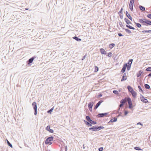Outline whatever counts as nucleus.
<instances>
[{
  "mask_svg": "<svg viewBox=\"0 0 151 151\" xmlns=\"http://www.w3.org/2000/svg\"><path fill=\"white\" fill-rule=\"evenodd\" d=\"M115 46V44L114 43H111L109 45V47L112 48Z\"/></svg>",
  "mask_w": 151,
  "mask_h": 151,
  "instance_id": "33",
  "label": "nucleus"
},
{
  "mask_svg": "<svg viewBox=\"0 0 151 151\" xmlns=\"http://www.w3.org/2000/svg\"><path fill=\"white\" fill-rule=\"evenodd\" d=\"M103 150V148L102 147H101L99 148V151H102Z\"/></svg>",
  "mask_w": 151,
  "mask_h": 151,
  "instance_id": "47",
  "label": "nucleus"
},
{
  "mask_svg": "<svg viewBox=\"0 0 151 151\" xmlns=\"http://www.w3.org/2000/svg\"><path fill=\"white\" fill-rule=\"evenodd\" d=\"M141 101L144 103H145L148 102V101L145 98V97L143 96H142L140 98Z\"/></svg>",
  "mask_w": 151,
  "mask_h": 151,
  "instance_id": "12",
  "label": "nucleus"
},
{
  "mask_svg": "<svg viewBox=\"0 0 151 151\" xmlns=\"http://www.w3.org/2000/svg\"><path fill=\"white\" fill-rule=\"evenodd\" d=\"M86 119L87 121L90 122V123H91L92 124H95L97 123L96 122L93 121L91 120L90 117L88 116H86Z\"/></svg>",
  "mask_w": 151,
  "mask_h": 151,
  "instance_id": "3",
  "label": "nucleus"
},
{
  "mask_svg": "<svg viewBox=\"0 0 151 151\" xmlns=\"http://www.w3.org/2000/svg\"><path fill=\"white\" fill-rule=\"evenodd\" d=\"M106 54L107 56L110 57L111 56L112 53L111 52H110L108 53H106Z\"/></svg>",
  "mask_w": 151,
  "mask_h": 151,
  "instance_id": "40",
  "label": "nucleus"
},
{
  "mask_svg": "<svg viewBox=\"0 0 151 151\" xmlns=\"http://www.w3.org/2000/svg\"><path fill=\"white\" fill-rule=\"evenodd\" d=\"M146 20L147 19H139V22L141 23L143 25L147 26V25H146Z\"/></svg>",
  "mask_w": 151,
  "mask_h": 151,
  "instance_id": "5",
  "label": "nucleus"
},
{
  "mask_svg": "<svg viewBox=\"0 0 151 151\" xmlns=\"http://www.w3.org/2000/svg\"><path fill=\"white\" fill-rule=\"evenodd\" d=\"M124 104L122 103H121V104L119 105V108L118 109V112L119 113V111H121V108L123 106Z\"/></svg>",
  "mask_w": 151,
  "mask_h": 151,
  "instance_id": "24",
  "label": "nucleus"
},
{
  "mask_svg": "<svg viewBox=\"0 0 151 151\" xmlns=\"http://www.w3.org/2000/svg\"><path fill=\"white\" fill-rule=\"evenodd\" d=\"M73 38L77 41H81V39L79 38L78 37L76 36H75L73 37Z\"/></svg>",
  "mask_w": 151,
  "mask_h": 151,
  "instance_id": "20",
  "label": "nucleus"
},
{
  "mask_svg": "<svg viewBox=\"0 0 151 151\" xmlns=\"http://www.w3.org/2000/svg\"><path fill=\"white\" fill-rule=\"evenodd\" d=\"M146 22V24L147 25V26L148 25H151V21L147 19Z\"/></svg>",
  "mask_w": 151,
  "mask_h": 151,
  "instance_id": "23",
  "label": "nucleus"
},
{
  "mask_svg": "<svg viewBox=\"0 0 151 151\" xmlns=\"http://www.w3.org/2000/svg\"><path fill=\"white\" fill-rule=\"evenodd\" d=\"M93 104V102H89L88 104V107L89 110L91 111H92V108Z\"/></svg>",
  "mask_w": 151,
  "mask_h": 151,
  "instance_id": "7",
  "label": "nucleus"
},
{
  "mask_svg": "<svg viewBox=\"0 0 151 151\" xmlns=\"http://www.w3.org/2000/svg\"><path fill=\"white\" fill-rule=\"evenodd\" d=\"M145 70L147 71L151 72V67H149L147 68Z\"/></svg>",
  "mask_w": 151,
  "mask_h": 151,
  "instance_id": "35",
  "label": "nucleus"
},
{
  "mask_svg": "<svg viewBox=\"0 0 151 151\" xmlns=\"http://www.w3.org/2000/svg\"><path fill=\"white\" fill-rule=\"evenodd\" d=\"M86 58V55H84L83 57V58L82 59V60H83V59H84Z\"/></svg>",
  "mask_w": 151,
  "mask_h": 151,
  "instance_id": "58",
  "label": "nucleus"
},
{
  "mask_svg": "<svg viewBox=\"0 0 151 151\" xmlns=\"http://www.w3.org/2000/svg\"><path fill=\"white\" fill-rule=\"evenodd\" d=\"M103 101L102 100L98 102L95 105L94 109H96L98 107L101 105V104L103 102Z\"/></svg>",
  "mask_w": 151,
  "mask_h": 151,
  "instance_id": "11",
  "label": "nucleus"
},
{
  "mask_svg": "<svg viewBox=\"0 0 151 151\" xmlns=\"http://www.w3.org/2000/svg\"><path fill=\"white\" fill-rule=\"evenodd\" d=\"M142 32L143 33L146 32V33H150L151 32V30H143L142 31Z\"/></svg>",
  "mask_w": 151,
  "mask_h": 151,
  "instance_id": "32",
  "label": "nucleus"
},
{
  "mask_svg": "<svg viewBox=\"0 0 151 151\" xmlns=\"http://www.w3.org/2000/svg\"><path fill=\"white\" fill-rule=\"evenodd\" d=\"M84 122L85 123V124L86 125H87L88 126L90 122H88V121H87L85 120H84Z\"/></svg>",
  "mask_w": 151,
  "mask_h": 151,
  "instance_id": "43",
  "label": "nucleus"
},
{
  "mask_svg": "<svg viewBox=\"0 0 151 151\" xmlns=\"http://www.w3.org/2000/svg\"><path fill=\"white\" fill-rule=\"evenodd\" d=\"M53 138L52 136H50L48 137L45 140V144L49 145H51L52 144L51 142L53 140Z\"/></svg>",
  "mask_w": 151,
  "mask_h": 151,
  "instance_id": "1",
  "label": "nucleus"
},
{
  "mask_svg": "<svg viewBox=\"0 0 151 151\" xmlns=\"http://www.w3.org/2000/svg\"><path fill=\"white\" fill-rule=\"evenodd\" d=\"M98 127L99 130L100 129H103L104 128V127H103L102 126H100Z\"/></svg>",
  "mask_w": 151,
  "mask_h": 151,
  "instance_id": "44",
  "label": "nucleus"
},
{
  "mask_svg": "<svg viewBox=\"0 0 151 151\" xmlns=\"http://www.w3.org/2000/svg\"><path fill=\"white\" fill-rule=\"evenodd\" d=\"M124 20H125V22H126L127 24H131V22L127 19L125 18L124 19Z\"/></svg>",
  "mask_w": 151,
  "mask_h": 151,
  "instance_id": "26",
  "label": "nucleus"
},
{
  "mask_svg": "<svg viewBox=\"0 0 151 151\" xmlns=\"http://www.w3.org/2000/svg\"><path fill=\"white\" fill-rule=\"evenodd\" d=\"M117 119L116 118L114 117L113 119H112L110 120L109 122H114L117 121Z\"/></svg>",
  "mask_w": 151,
  "mask_h": 151,
  "instance_id": "21",
  "label": "nucleus"
},
{
  "mask_svg": "<svg viewBox=\"0 0 151 151\" xmlns=\"http://www.w3.org/2000/svg\"><path fill=\"white\" fill-rule=\"evenodd\" d=\"M65 151H67V146H66L65 147Z\"/></svg>",
  "mask_w": 151,
  "mask_h": 151,
  "instance_id": "57",
  "label": "nucleus"
},
{
  "mask_svg": "<svg viewBox=\"0 0 151 151\" xmlns=\"http://www.w3.org/2000/svg\"><path fill=\"white\" fill-rule=\"evenodd\" d=\"M127 78L126 75V73H124L123 76H122V79L121 80V81H124L127 80Z\"/></svg>",
  "mask_w": 151,
  "mask_h": 151,
  "instance_id": "15",
  "label": "nucleus"
},
{
  "mask_svg": "<svg viewBox=\"0 0 151 151\" xmlns=\"http://www.w3.org/2000/svg\"><path fill=\"white\" fill-rule=\"evenodd\" d=\"M134 2L130 1L129 4V8L130 10L132 11H133V6Z\"/></svg>",
  "mask_w": 151,
  "mask_h": 151,
  "instance_id": "8",
  "label": "nucleus"
},
{
  "mask_svg": "<svg viewBox=\"0 0 151 151\" xmlns=\"http://www.w3.org/2000/svg\"><path fill=\"white\" fill-rule=\"evenodd\" d=\"M108 114V113H100L97 116L99 117H103L104 116H106L107 114Z\"/></svg>",
  "mask_w": 151,
  "mask_h": 151,
  "instance_id": "10",
  "label": "nucleus"
},
{
  "mask_svg": "<svg viewBox=\"0 0 151 151\" xmlns=\"http://www.w3.org/2000/svg\"><path fill=\"white\" fill-rule=\"evenodd\" d=\"M83 148H85L84 146V145H83Z\"/></svg>",
  "mask_w": 151,
  "mask_h": 151,
  "instance_id": "60",
  "label": "nucleus"
},
{
  "mask_svg": "<svg viewBox=\"0 0 151 151\" xmlns=\"http://www.w3.org/2000/svg\"><path fill=\"white\" fill-rule=\"evenodd\" d=\"M142 72L141 70H140L138 73L137 74V77H139L140 76L141 74L142 73Z\"/></svg>",
  "mask_w": 151,
  "mask_h": 151,
  "instance_id": "28",
  "label": "nucleus"
},
{
  "mask_svg": "<svg viewBox=\"0 0 151 151\" xmlns=\"http://www.w3.org/2000/svg\"><path fill=\"white\" fill-rule=\"evenodd\" d=\"M46 129L50 132V133H53V130L52 129H50V126L48 125L46 128Z\"/></svg>",
  "mask_w": 151,
  "mask_h": 151,
  "instance_id": "14",
  "label": "nucleus"
},
{
  "mask_svg": "<svg viewBox=\"0 0 151 151\" xmlns=\"http://www.w3.org/2000/svg\"><path fill=\"white\" fill-rule=\"evenodd\" d=\"M131 93L132 96L134 97H135L137 96V93L136 92L134 91H133L131 92Z\"/></svg>",
  "mask_w": 151,
  "mask_h": 151,
  "instance_id": "22",
  "label": "nucleus"
},
{
  "mask_svg": "<svg viewBox=\"0 0 151 151\" xmlns=\"http://www.w3.org/2000/svg\"><path fill=\"white\" fill-rule=\"evenodd\" d=\"M128 113V112L127 111H124V115H126Z\"/></svg>",
  "mask_w": 151,
  "mask_h": 151,
  "instance_id": "50",
  "label": "nucleus"
},
{
  "mask_svg": "<svg viewBox=\"0 0 151 151\" xmlns=\"http://www.w3.org/2000/svg\"><path fill=\"white\" fill-rule=\"evenodd\" d=\"M129 105V108L130 109H131L132 108V102L131 99L130 98H128L127 99V101Z\"/></svg>",
  "mask_w": 151,
  "mask_h": 151,
  "instance_id": "4",
  "label": "nucleus"
},
{
  "mask_svg": "<svg viewBox=\"0 0 151 151\" xmlns=\"http://www.w3.org/2000/svg\"><path fill=\"white\" fill-rule=\"evenodd\" d=\"M133 60L132 59H129L128 62V64H129V65H131Z\"/></svg>",
  "mask_w": 151,
  "mask_h": 151,
  "instance_id": "30",
  "label": "nucleus"
},
{
  "mask_svg": "<svg viewBox=\"0 0 151 151\" xmlns=\"http://www.w3.org/2000/svg\"><path fill=\"white\" fill-rule=\"evenodd\" d=\"M118 35L119 36V37L122 36L123 35L121 33H119L118 34Z\"/></svg>",
  "mask_w": 151,
  "mask_h": 151,
  "instance_id": "51",
  "label": "nucleus"
},
{
  "mask_svg": "<svg viewBox=\"0 0 151 151\" xmlns=\"http://www.w3.org/2000/svg\"><path fill=\"white\" fill-rule=\"evenodd\" d=\"M148 18L151 19V14H148L147 15Z\"/></svg>",
  "mask_w": 151,
  "mask_h": 151,
  "instance_id": "49",
  "label": "nucleus"
},
{
  "mask_svg": "<svg viewBox=\"0 0 151 151\" xmlns=\"http://www.w3.org/2000/svg\"><path fill=\"white\" fill-rule=\"evenodd\" d=\"M119 23L120 27H124V25H123L122 24V23L121 21H120Z\"/></svg>",
  "mask_w": 151,
  "mask_h": 151,
  "instance_id": "45",
  "label": "nucleus"
},
{
  "mask_svg": "<svg viewBox=\"0 0 151 151\" xmlns=\"http://www.w3.org/2000/svg\"><path fill=\"white\" fill-rule=\"evenodd\" d=\"M127 101V99L126 98L120 101V103H122L124 105L125 104Z\"/></svg>",
  "mask_w": 151,
  "mask_h": 151,
  "instance_id": "18",
  "label": "nucleus"
},
{
  "mask_svg": "<svg viewBox=\"0 0 151 151\" xmlns=\"http://www.w3.org/2000/svg\"><path fill=\"white\" fill-rule=\"evenodd\" d=\"M148 76L149 77H151V73H149L147 76H146L145 77V78H146L147 76Z\"/></svg>",
  "mask_w": 151,
  "mask_h": 151,
  "instance_id": "52",
  "label": "nucleus"
},
{
  "mask_svg": "<svg viewBox=\"0 0 151 151\" xmlns=\"http://www.w3.org/2000/svg\"><path fill=\"white\" fill-rule=\"evenodd\" d=\"M130 1L134 2V0H130Z\"/></svg>",
  "mask_w": 151,
  "mask_h": 151,
  "instance_id": "59",
  "label": "nucleus"
},
{
  "mask_svg": "<svg viewBox=\"0 0 151 151\" xmlns=\"http://www.w3.org/2000/svg\"><path fill=\"white\" fill-rule=\"evenodd\" d=\"M125 30L126 32L129 34H130L131 33V31L128 29H126Z\"/></svg>",
  "mask_w": 151,
  "mask_h": 151,
  "instance_id": "39",
  "label": "nucleus"
},
{
  "mask_svg": "<svg viewBox=\"0 0 151 151\" xmlns=\"http://www.w3.org/2000/svg\"><path fill=\"white\" fill-rule=\"evenodd\" d=\"M127 88L128 90V91L131 93V92H132L134 91L133 88L130 86H128L127 87Z\"/></svg>",
  "mask_w": 151,
  "mask_h": 151,
  "instance_id": "17",
  "label": "nucleus"
},
{
  "mask_svg": "<svg viewBox=\"0 0 151 151\" xmlns=\"http://www.w3.org/2000/svg\"><path fill=\"white\" fill-rule=\"evenodd\" d=\"M35 58V56H34L29 59V60L27 61V64L29 65H31V63L33 62L34 59Z\"/></svg>",
  "mask_w": 151,
  "mask_h": 151,
  "instance_id": "6",
  "label": "nucleus"
},
{
  "mask_svg": "<svg viewBox=\"0 0 151 151\" xmlns=\"http://www.w3.org/2000/svg\"><path fill=\"white\" fill-rule=\"evenodd\" d=\"M135 24L138 27L140 28L141 27V24L139 23H135Z\"/></svg>",
  "mask_w": 151,
  "mask_h": 151,
  "instance_id": "37",
  "label": "nucleus"
},
{
  "mask_svg": "<svg viewBox=\"0 0 151 151\" xmlns=\"http://www.w3.org/2000/svg\"><path fill=\"white\" fill-rule=\"evenodd\" d=\"M126 14L127 17L129 19L132 21V17L130 16V14H129L128 12L127 11L126 12Z\"/></svg>",
  "mask_w": 151,
  "mask_h": 151,
  "instance_id": "16",
  "label": "nucleus"
},
{
  "mask_svg": "<svg viewBox=\"0 0 151 151\" xmlns=\"http://www.w3.org/2000/svg\"><path fill=\"white\" fill-rule=\"evenodd\" d=\"M139 8L142 11H145V7L143 6H142L140 5L139 6Z\"/></svg>",
  "mask_w": 151,
  "mask_h": 151,
  "instance_id": "27",
  "label": "nucleus"
},
{
  "mask_svg": "<svg viewBox=\"0 0 151 151\" xmlns=\"http://www.w3.org/2000/svg\"><path fill=\"white\" fill-rule=\"evenodd\" d=\"M138 124H140L142 126L143 125V124L142 123H140V122H139L137 124V125H138Z\"/></svg>",
  "mask_w": 151,
  "mask_h": 151,
  "instance_id": "54",
  "label": "nucleus"
},
{
  "mask_svg": "<svg viewBox=\"0 0 151 151\" xmlns=\"http://www.w3.org/2000/svg\"><path fill=\"white\" fill-rule=\"evenodd\" d=\"M138 87L139 88V91L140 92H143L142 89L141 88V86H138Z\"/></svg>",
  "mask_w": 151,
  "mask_h": 151,
  "instance_id": "41",
  "label": "nucleus"
},
{
  "mask_svg": "<svg viewBox=\"0 0 151 151\" xmlns=\"http://www.w3.org/2000/svg\"><path fill=\"white\" fill-rule=\"evenodd\" d=\"M102 96V95L101 94L99 93V94L98 96L99 97H101Z\"/></svg>",
  "mask_w": 151,
  "mask_h": 151,
  "instance_id": "55",
  "label": "nucleus"
},
{
  "mask_svg": "<svg viewBox=\"0 0 151 151\" xmlns=\"http://www.w3.org/2000/svg\"><path fill=\"white\" fill-rule=\"evenodd\" d=\"M7 141V142L8 145L10 147L12 148V144L10 143V142H9L8 140L7 139L6 140Z\"/></svg>",
  "mask_w": 151,
  "mask_h": 151,
  "instance_id": "29",
  "label": "nucleus"
},
{
  "mask_svg": "<svg viewBox=\"0 0 151 151\" xmlns=\"http://www.w3.org/2000/svg\"><path fill=\"white\" fill-rule=\"evenodd\" d=\"M123 8H122L119 11V12H118V14L121 13L122 14V11H123Z\"/></svg>",
  "mask_w": 151,
  "mask_h": 151,
  "instance_id": "48",
  "label": "nucleus"
},
{
  "mask_svg": "<svg viewBox=\"0 0 151 151\" xmlns=\"http://www.w3.org/2000/svg\"><path fill=\"white\" fill-rule=\"evenodd\" d=\"M145 87L146 89H148L150 88V86L149 85L147 84H146L145 85Z\"/></svg>",
  "mask_w": 151,
  "mask_h": 151,
  "instance_id": "31",
  "label": "nucleus"
},
{
  "mask_svg": "<svg viewBox=\"0 0 151 151\" xmlns=\"http://www.w3.org/2000/svg\"><path fill=\"white\" fill-rule=\"evenodd\" d=\"M119 16H120V18L121 19H123V15L120 14V15H119Z\"/></svg>",
  "mask_w": 151,
  "mask_h": 151,
  "instance_id": "53",
  "label": "nucleus"
},
{
  "mask_svg": "<svg viewBox=\"0 0 151 151\" xmlns=\"http://www.w3.org/2000/svg\"><path fill=\"white\" fill-rule=\"evenodd\" d=\"M127 66V63H125L124 64L123 67L122 68V69L121 72L122 73H124L126 69V67Z\"/></svg>",
  "mask_w": 151,
  "mask_h": 151,
  "instance_id": "13",
  "label": "nucleus"
},
{
  "mask_svg": "<svg viewBox=\"0 0 151 151\" xmlns=\"http://www.w3.org/2000/svg\"><path fill=\"white\" fill-rule=\"evenodd\" d=\"M131 65H127V66L126 67L127 68V70H129L131 68Z\"/></svg>",
  "mask_w": 151,
  "mask_h": 151,
  "instance_id": "42",
  "label": "nucleus"
},
{
  "mask_svg": "<svg viewBox=\"0 0 151 151\" xmlns=\"http://www.w3.org/2000/svg\"><path fill=\"white\" fill-rule=\"evenodd\" d=\"M113 92L115 94H118V92L116 90H114L113 91Z\"/></svg>",
  "mask_w": 151,
  "mask_h": 151,
  "instance_id": "46",
  "label": "nucleus"
},
{
  "mask_svg": "<svg viewBox=\"0 0 151 151\" xmlns=\"http://www.w3.org/2000/svg\"><path fill=\"white\" fill-rule=\"evenodd\" d=\"M26 10H28V9L27 8H26Z\"/></svg>",
  "mask_w": 151,
  "mask_h": 151,
  "instance_id": "61",
  "label": "nucleus"
},
{
  "mask_svg": "<svg viewBox=\"0 0 151 151\" xmlns=\"http://www.w3.org/2000/svg\"><path fill=\"white\" fill-rule=\"evenodd\" d=\"M32 106L34 111V114L36 115L37 114V106L36 102H34L32 104Z\"/></svg>",
  "mask_w": 151,
  "mask_h": 151,
  "instance_id": "2",
  "label": "nucleus"
},
{
  "mask_svg": "<svg viewBox=\"0 0 151 151\" xmlns=\"http://www.w3.org/2000/svg\"><path fill=\"white\" fill-rule=\"evenodd\" d=\"M134 149L136 150H142V149H140V147H134Z\"/></svg>",
  "mask_w": 151,
  "mask_h": 151,
  "instance_id": "38",
  "label": "nucleus"
},
{
  "mask_svg": "<svg viewBox=\"0 0 151 151\" xmlns=\"http://www.w3.org/2000/svg\"><path fill=\"white\" fill-rule=\"evenodd\" d=\"M126 26L129 29H135L134 27H132L129 25L128 24H126Z\"/></svg>",
  "mask_w": 151,
  "mask_h": 151,
  "instance_id": "25",
  "label": "nucleus"
},
{
  "mask_svg": "<svg viewBox=\"0 0 151 151\" xmlns=\"http://www.w3.org/2000/svg\"><path fill=\"white\" fill-rule=\"evenodd\" d=\"M100 51L101 53L103 54H106V52L105 50L103 48H101L100 49Z\"/></svg>",
  "mask_w": 151,
  "mask_h": 151,
  "instance_id": "19",
  "label": "nucleus"
},
{
  "mask_svg": "<svg viewBox=\"0 0 151 151\" xmlns=\"http://www.w3.org/2000/svg\"><path fill=\"white\" fill-rule=\"evenodd\" d=\"M94 67H95V69L94 72H96L98 71L99 68H98V67L96 66H95Z\"/></svg>",
  "mask_w": 151,
  "mask_h": 151,
  "instance_id": "34",
  "label": "nucleus"
},
{
  "mask_svg": "<svg viewBox=\"0 0 151 151\" xmlns=\"http://www.w3.org/2000/svg\"><path fill=\"white\" fill-rule=\"evenodd\" d=\"M88 127H91L92 126V124L90 123L88 125Z\"/></svg>",
  "mask_w": 151,
  "mask_h": 151,
  "instance_id": "56",
  "label": "nucleus"
},
{
  "mask_svg": "<svg viewBox=\"0 0 151 151\" xmlns=\"http://www.w3.org/2000/svg\"><path fill=\"white\" fill-rule=\"evenodd\" d=\"M53 107H52L50 110H48L47 111V112L51 114V112H52L53 110Z\"/></svg>",
  "mask_w": 151,
  "mask_h": 151,
  "instance_id": "36",
  "label": "nucleus"
},
{
  "mask_svg": "<svg viewBox=\"0 0 151 151\" xmlns=\"http://www.w3.org/2000/svg\"><path fill=\"white\" fill-rule=\"evenodd\" d=\"M89 130L95 131H99L98 128V127L96 126H93L92 127L90 128L89 129Z\"/></svg>",
  "mask_w": 151,
  "mask_h": 151,
  "instance_id": "9",
  "label": "nucleus"
}]
</instances>
